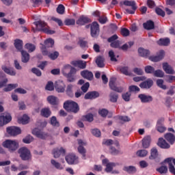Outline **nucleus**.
I'll use <instances>...</instances> for the list:
<instances>
[{"mask_svg":"<svg viewBox=\"0 0 175 175\" xmlns=\"http://www.w3.org/2000/svg\"><path fill=\"white\" fill-rule=\"evenodd\" d=\"M3 146L8 148L9 151H16L18 148V142L16 140L7 139L3 142Z\"/></svg>","mask_w":175,"mask_h":175,"instance_id":"20e7f679","label":"nucleus"},{"mask_svg":"<svg viewBox=\"0 0 175 175\" xmlns=\"http://www.w3.org/2000/svg\"><path fill=\"white\" fill-rule=\"evenodd\" d=\"M45 90H46V91H54V83L51 81H48Z\"/></svg>","mask_w":175,"mask_h":175,"instance_id":"603ef678","label":"nucleus"},{"mask_svg":"<svg viewBox=\"0 0 175 175\" xmlns=\"http://www.w3.org/2000/svg\"><path fill=\"white\" fill-rule=\"evenodd\" d=\"M151 144V136L148 135L142 139V147L143 148H148Z\"/></svg>","mask_w":175,"mask_h":175,"instance_id":"2f4dec72","label":"nucleus"},{"mask_svg":"<svg viewBox=\"0 0 175 175\" xmlns=\"http://www.w3.org/2000/svg\"><path fill=\"white\" fill-rule=\"evenodd\" d=\"M47 101L50 105H53V106H55L58 105L59 100L55 96H49L47 97Z\"/></svg>","mask_w":175,"mask_h":175,"instance_id":"473e14b6","label":"nucleus"},{"mask_svg":"<svg viewBox=\"0 0 175 175\" xmlns=\"http://www.w3.org/2000/svg\"><path fill=\"white\" fill-rule=\"evenodd\" d=\"M131 92H127L122 95V99L125 100V102H129L131 100Z\"/></svg>","mask_w":175,"mask_h":175,"instance_id":"052dcab7","label":"nucleus"},{"mask_svg":"<svg viewBox=\"0 0 175 175\" xmlns=\"http://www.w3.org/2000/svg\"><path fill=\"white\" fill-rule=\"evenodd\" d=\"M73 66H77L79 69H85L87 68V62L83 60H74L70 62Z\"/></svg>","mask_w":175,"mask_h":175,"instance_id":"6ab92c4d","label":"nucleus"},{"mask_svg":"<svg viewBox=\"0 0 175 175\" xmlns=\"http://www.w3.org/2000/svg\"><path fill=\"white\" fill-rule=\"evenodd\" d=\"M91 21H92L90 19V18L82 15L79 18L76 23L77 25H85V24H88V23H91Z\"/></svg>","mask_w":175,"mask_h":175,"instance_id":"5701e85b","label":"nucleus"},{"mask_svg":"<svg viewBox=\"0 0 175 175\" xmlns=\"http://www.w3.org/2000/svg\"><path fill=\"white\" fill-rule=\"evenodd\" d=\"M152 85H154V81L151 79H148L146 81H144L139 84L140 88L145 90H150Z\"/></svg>","mask_w":175,"mask_h":175,"instance_id":"f3484780","label":"nucleus"},{"mask_svg":"<svg viewBox=\"0 0 175 175\" xmlns=\"http://www.w3.org/2000/svg\"><path fill=\"white\" fill-rule=\"evenodd\" d=\"M25 49L27 50L28 53H33L36 50V46L31 43H27L25 45Z\"/></svg>","mask_w":175,"mask_h":175,"instance_id":"58836bf2","label":"nucleus"},{"mask_svg":"<svg viewBox=\"0 0 175 175\" xmlns=\"http://www.w3.org/2000/svg\"><path fill=\"white\" fill-rule=\"evenodd\" d=\"M41 116L45 118H49L51 116V111L50 110H42L41 111Z\"/></svg>","mask_w":175,"mask_h":175,"instance_id":"0e129e2a","label":"nucleus"},{"mask_svg":"<svg viewBox=\"0 0 175 175\" xmlns=\"http://www.w3.org/2000/svg\"><path fill=\"white\" fill-rule=\"evenodd\" d=\"M32 133H33V135H34V136H36L39 139H46V137H47V134L43 133V131H42V130H40L38 128L33 129Z\"/></svg>","mask_w":175,"mask_h":175,"instance_id":"412c9836","label":"nucleus"},{"mask_svg":"<svg viewBox=\"0 0 175 175\" xmlns=\"http://www.w3.org/2000/svg\"><path fill=\"white\" fill-rule=\"evenodd\" d=\"M81 76L83 77V79H86V80H92L94 79V74L92 72L89 71L88 70H85L81 72Z\"/></svg>","mask_w":175,"mask_h":175,"instance_id":"393cba45","label":"nucleus"},{"mask_svg":"<svg viewBox=\"0 0 175 175\" xmlns=\"http://www.w3.org/2000/svg\"><path fill=\"white\" fill-rule=\"evenodd\" d=\"M63 107L65 110H68V109H70V110H80L79 104L72 100L65 101L64 103Z\"/></svg>","mask_w":175,"mask_h":175,"instance_id":"39448f33","label":"nucleus"},{"mask_svg":"<svg viewBox=\"0 0 175 175\" xmlns=\"http://www.w3.org/2000/svg\"><path fill=\"white\" fill-rule=\"evenodd\" d=\"M158 158V150L157 148H152L150 150V155L149 156V159H157Z\"/></svg>","mask_w":175,"mask_h":175,"instance_id":"4c0bfd02","label":"nucleus"},{"mask_svg":"<svg viewBox=\"0 0 175 175\" xmlns=\"http://www.w3.org/2000/svg\"><path fill=\"white\" fill-rule=\"evenodd\" d=\"M78 152L82 155L83 159H85V153L87 152V150L84 148L83 146H87V143L83 142L82 139H79L78 141Z\"/></svg>","mask_w":175,"mask_h":175,"instance_id":"2eb2a0df","label":"nucleus"},{"mask_svg":"<svg viewBox=\"0 0 175 175\" xmlns=\"http://www.w3.org/2000/svg\"><path fill=\"white\" fill-rule=\"evenodd\" d=\"M88 88H90V83L86 82L81 87V90L83 94H85L88 91Z\"/></svg>","mask_w":175,"mask_h":175,"instance_id":"e2e57ef3","label":"nucleus"},{"mask_svg":"<svg viewBox=\"0 0 175 175\" xmlns=\"http://www.w3.org/2000/svg\"><path fill=\"white\" fill-rule=\"evenodd\" d=\"M56 10L58 14H64V13H65V6L62 4H59Z\"/></svg>","mask_w":175,"mask_h":175,"instance_id":"680f3d73","label":"nucleus"},{"mask_svg":"<svg viewBox=\"0 0 175 175\" xmlns=\"http://www.w3.org/2000/svg\"><path fill=\"white\" fill-rule=\"evenodd\" d=\"M12 121V115L9 113H1L0 116V126H3Z\"/></svg>","mask_w":175,"mask_h":175,"instance_id":"1a4fd4ad","label":"nucleus"},{"mask_svg":"<svg viewBox=\"0 0 175 175\" xmlns=\"http://www.w3.org/2000/svg\"><path fill=\"white\" fill-rule=\"evenodd\" d=\"M53 46H54V40H53V38L46 39L44 41V45H42L41 48L42 55H48L49 51L47 49H50V47H53Z\"/></svg>","mask_w":175,"mask_h":175,"instance_id":"0eeeda50","label":"nucleus"},{"mask_svg":"<svg viewBox=\"0 0 175 175\" xmlns=\"http://www.w3.org/2000/svg\"><path fill=\"white\" fill-rule=\"evenodd\" d=\"M136 154L139 158H144V157H147L148 151L146 149L139 150L137 151Z\"/></svg>","mask_w":175,"mask_h":175,"instance_id":"c03bdc74","label":"nucleus"},{"mask_svg":"<svg viewBox=\"0 0 175 175\" xmlns=\"http://www.w3.org/2000/svg\"><path fill=\"white\" fill-rule=\"evenodd\" d=\"M65 159L68 165H77L79 163V157L74 153L68 154L66 156Z\"/></svg>","mask_w":175,"mask_h":175,"instance_id":"9b49d317","label":"nucleus"},{"mask_svg":"<svg viewBox=\"0 0 175 175\" xmlns=\"http://www.w3.org/2000/svg\"><path fill=\"white\" fill-rule=\"evenodd\" d=\"M53 157L54 158H59L61 155L64 156L66 154V150L64 148H60V149L55 148L53 150Z\"/></svg>","mask_w":175,"mask_h":175,"instance_id":"bb28decb","label":"nucleus"},{"mask_svg":"<svg viewBox=\"0 0 175 175\" xmlns=\"http://www.w3.org/2000/svg\"><path fill=\"white\" fill-rule=\"evenodd\" d=\"M131 6V9H133V10H130L129 9L126 10V12L127 13H129V14H135V12H136V10L137 9V6L136 5V2L133 1H129V0H125L123 1H120V6L121 8H122V6Z\"/></svg>","mask_w":175,"mask_h":175,"instance_id":"f03ea898","label":"nucleus"},{"mask_svg":"<svg viewBox=\"0 0 175 175\" xmlns=\"http://www.w3.org/2000/svg\"><path fill=\"white\" fill-rule=\"evenodd\" d=\"M65 25H75L76 24V21L73 18H67L64 21Z\"/></svg>","mask_w":175,"mask_h":175,"instance_id":"bf43d9fd","label":"nucleus"},{"mask_svg":"<svg viewBox=\"0 0 175 175\" xmlns=\"http://www.w3.org/2000/svg\"><path fill=\"white\" fill-rule=\"evenodd\" d=\"M157 44H159V46H169L170 44V38H160L157 41Z\"/></svg>","mask_w":175,"mask_h":175,"instance_id":"f704fd0d","label":"nucleus"},{"mask_svg":"<svg viewBox=\"0 0 175 175\" xmlns=\"http://www.w3.org/2000/svg\"><path fill=\"white\" fill-rule=\"evenodd\" d=\"M96 64L98 68H105V57L103 56H98L96 59Z\"/></svg>","mask_w":175,"mask_h":175,"instance_id":"e433bc0d","label":"nucleus"},{"mask_svg":"<svg viewBox=\"0 0 175 175\" xmlns=\"http://www.w3.org/2000/svg\"><path fill=\"white\" fill-rule=\"evenodd\" d=\"M165 163H168V169L172 174L175 175V159L168 157L164 160Z\"/></svg>","mask_w":175,"mask_h":175,"instance_id":"f8f14e48","label":"nucleus"},{"mask_svg":"<svg viewBox=\"0 0 175 175\" xmlns=\"http://www.w3.org/2000/svg\"><path fill=\"white\" fill-rule=\"evenodd\" d=\"M55 88L57 92L62 93L65 92V88H66V85L62 81H59L56 82Z\"/></svg>","mask_w":175,"mask_h":175,"instance_id":"aec40b11","label":"nucleus"},{"mask_svg":"<svg viewBox=\"0 0 175 175\" xmlns=\"http://www.w3.org/2000/svg\"><path fill=\"white\" fill-rule=\"evenodd\" d=\"M18 154H19V157L22 161H29L32 158L31 151L27 147L20 148L18 150Z\"/></svg>","mask_w":175,"mask_h":175,"instance_id":"7ed1b4c3","label":"nucleus"},{"mask_svg":"<svg viewBox=\"0 0 175 175\" xmlns=\"http://www.w3.org/2000/svg\"><path fill=\"white\" fill-rule=\"evenodd\" d=\"M33 140V137L29 135L23 139V142L25 144H29L30 143H32Z\"/></svg>","mask_w":175,"mask_h":175,"instance_id":"4d7b16f0","label":"nucleus"},{"mask_svg":"<svg viewBox=\"0 0 175 175\" xmlns=\"http://www.w3.org/2000/svg\"><path fill=\"white\" fill-rule=\"evenodd\" d=\"M139 99H140L142 103H150L152 102V97L150 95H146V94H140L138 95Z\"/></svg>","mask_w":175,"mask_h":175,"instance_id":"a211bd4d","label":"nucleus"},{"mask_svg":"<svg viewBox=\"0 0 175 175\" xmlns=\"http://www.w3.org/2000/svg\"><path fill=\"white\" fill-rule=\"evenodd\" d=\"M92 134L93 135V136H95L96 137H100V135H102L100 131L98 129H92Z\"/></svg>","mask_w":175,"mask_h":175,"instance_id":"69168bd1","label":"nucleus"},{"mask_svg":"<svg viewBox=\"0 0 175 175\" xmlns=\"http://www.w3.org/2000/svg\"><path fill=\"white\" fill-rule=\"evenodd\" d=\"M99 24L98 22H93L90 25V35L92 38H98L99 36Z\"/></svg>","mask_w":175,"mask_h":175,"instance_id":"6e6552de","label":"nucleus"},{"mask_svg":"<svg viewBox=\"0 0 175 175\" xmlns=\"http://www.w3.org/2000/svg\"><path fill=\"white\" fill-rule=\"evenodd\" d=\"M33 24L40 32H44V33H47V35H54V33H55V31L50 30L49 28L46 27L47 23L43 21H36Z\"/></svg>","mask_w":175,"mask_h":175,"instance_id":"f257e3e1","label":"nucleus"},{"mask_svg":"<svg viewBox=\"0 0 175 175\" xmlns=\"http://www.w3.org/2000/svg\"><path fill=\"white\" fill-rule=\"evenodd\" d=\"M123 170L124 172H126L129 174H131V173H135L136 172V167L134 166L130 165V166H124L123 167Z\"/></svg>","mask_w":175,"mask_h":175,"instance_id":"37998d69","label":"nucleus"},{"mask_svg":"<svg viewBox=\"0 0 175 175\" xmlns=\"http://www.w3.org/2000/svg\"><path fill=\"white\" fill-rule=\"evenodd\" d=\"M163 69L167 73V75H174L175 71L173 67L169 65L167 63L163 64Z\"/></svg>","mask_w":175,"mask_h":175,"instance_id":"cd10ccee","label":"nucleus"},{"mask_svg":"<svg viewBox=\"0 0 175 175\" xmlns=\"http://www.w3.org/2000/svg\"><path fill=\"white\" fill-rule=\"evenodd\" d=\"M118 100V94H117L114 92H111L109 94V100H110V102H111L112 103H117Z\"/></svg>","mask_w":175,"mask_h":175,"instance_id":"ea45409f","label":"nucleus"},{"mask_svg":"<svg viewBox=\"0 0 175 175\" xmlns=\"http://www.w3.org/2000/svg\"><path fill=\"white\" fill-rule=\"evenodd\" d=\"M103 165H105L106 166L105 172H107V173H110V172L113 171V167H116V165H118V163H109V159H103Z\"/></svg>","mask_w":175,"mask_h":175,"instance_id":"dca6fc26","label":"nucleus"},{"mask_svg":"<svg viewBox=\"0 0 175 175\" xmlns=\"http://www.w3.org/2000/svg\"><path fill=\"white\" fill-rule=\"evenodd\" d=\"M129 68L128 66H123L121 67L120 70L121 73H123V75H125V76H132V72H128Z\"/></svg>","mask_w":175,"mask_h":175,"instance_id":"09e8293b","label":"nucleus"},{"mask_svg":"<svg viewBox=\"0 0 175 175\" xmlns=\"http://www.w3.org/2000/svg\"><path fill=\"white\" fill-rule=\"evenodd\" d=\"M164 137L170 144H173L175 143V135L174 134H172L171 133H167L165 134Z\"/></svg>","mask_w":175,"mask_h":175,"instance_id":"7c9ffc66","label":"nucleus"},{"mask_svg":"<svg viewBox=\"0 0 175 175\" xmlns=\"http://www.w3.org/2000/svg\"><path fill=\"white\" fill-rule=\"evenodd\" d=\"M14 44L16 50H18V51H21L23 50V40L16 39L14 40Z\"/></svg>","mask_w":175,"mask_h":175,"instance_id":"a19ab883","label":"nucleus"},{"mask_svg":"<svg viewBox=\"0 0 175 175\" xmlns=\"http://www.w3.org/2000/svg\"><path fill=\"white\" fill-rule=\"evenodd\" d=\"M155 12L158 16H161V17H165V11H163L162 9L159 8H155Z\"/></svg>","mask_w":175,"mask_h":175,"instance_id":"338daca9","label":"nucleus"},{"mask_svg":"<svg viewBox=\"0 0 175 175\" xmlns=\"http://www.w3.org/2000/svg\"><path fill=\"white\" fill-rule=\"evenodd\" d=\"M1 69L3 70V72H5V73L9 75L10 76H16V70L13 68L2 66Z\"/></svg>","mask_w":175,"mask_h":175,"instance_id":"a878e982","label":"nucleus"},{"mask_svg":"<svg viewBox=\"0 0 175 175\" xmlns=\"http://www.w3.org/2000/svg\"><path fill=\"white\" fill-rule=\"evenodd\" d=\"M157 146L160 147V148H164V149H167L170 148V145L166 142V140H165L163 138H159Z\"/></svg>","mask_w":175,"mask_h":175,"instance_id":"c756f323","label":"nucleus"},{"mask_svg":"<svg viewBox=\"0 0 175 175\" xmlns=\"http://www.w3.org/2000/svg\"><path fill=\"white\" fill-rule=\"evenodd\" d=\"M110 46L112 47V49H120L121 41L116 40L110 44Z\"/></svg>","mask_w":175,"mask_h":175,"instance_id":"3c124183","label":"nucleus"},{"mask_svg":"<svg viewBox=\"0 0 175 175\" xmlns=\"http://www.w3.org/2000/svg\"><path fill=\"white\" fill-rule=\"evenodd\" d=\"M145 72L146 73L150 74V75H154V72H155V68L151 66H146L145 67Z\"/></svg>","mask_w":175,"mask_h":175,"instance_id":"5fc2aeb1","label":"nucleus"},{"mask_svg":"<svg viewBox=\"0 0 175 175\" xmlns=\"http://www.w3.org/2000/svg\"><path fill=\"white\" fill-rule=\"evenodd\" d=\"M48 56L49 58L52 59V61H54L55 59H57L58 57H59V53L58 51H55L53 53H49L48 52Z\"/></svg>","mask_w":175,"mask_h":175,"instance_id":"49530a36","label":"nucleus"},{"mask_svg":"<svg viewBox=\"0 0 175 175\" xmlns=\"http://www.w3.org/2000/svg\"><path fill=\"white\" fill-rule=\"evenodd\" d=\"M51 125H52V126H56L57 128H58V126H59V122H58V120H57V117L55 116H52L51 118Z\"/></svg>","mask_w":175,"mask_h":175,"instance_id":"8fccbe9b","label":"nucleus"},{"mask_svg":"<svg viewBox=\"0 0 175 175\" xmlns=\"http://www.w3.org/2000/svg\"><path fill=\"white\" fill-rule=\"evenodd\" d=\"M157 172L160 173V174H166L167 173V166L162 165L159 168H157Z\"/></svg>","mask_w":175,"mask_h":175,"instance_id":"de8ad7c7","label":"nucleus"},{"mask_svg":"<svg viewBox=\"0 0 175 175\" xmlns=\"http://www.w3.org/2000/svg\"><path fill=\"white\" fill-rule=\"evenodd\" d=\"M17 87H18V84L17 83H14V84L10 83L7 85L6 88L3 89V91L5 92H9L10 91H12V90H14V88H17Z\"/></svg>","mask_w":175,"mask_h":175,"instance_id":"79ce46f5","label":"nucleus"},{"mask_svg":"<svg viewBox=\"0 0 175 175\" xmlns=\"http://www.w3.org/2000/svg\"><path fill=\"white\" fill-rule=\"evenodd\" d=\"M66 94H67V95L68 96H73V85L68 84L67 85L66 90Z\"/></svg>","mask_w":175,"mask_h":175,"instance_id":"a18cd8bd","label":"nucleus"},{"mask_svg":"<svg viewBox=\"0 0 175 175\" xmlns=\"http://www.w3.org/2000/svg\"><path fill=\"white\" fill-rule=\"evenodd\" d=\"M83 120L88 122H92L94 121V115L92 113H88L83 117Z\"/></svg>","mask_w":175,"mask_h":175,"instance_id":"13d9d810","label":"nucleus"},{"mask_svg":"<svg viewBox=\"0 0 175 175\" xmlns=\"http://www.w3.org/2000/svg\"><path fill=\"white\" fill-rule=\"evenodd\" d=\"M7 133L10 135V136H18V135H21V129L18 126H9L6 129Z\"/></svg>","mask_w":175,"mask_h":175,"instance_id":"9d476101","label":"nucleus"},{"mask_svg":"<svg viewBox=\"0 0 175 175\" xmlns=\"http://www.w3.org/2000/svg\"><path fill=\"white\" fill-rule=\"evenodd\" d=\"M165 57V51L160 50L157 53V55L153 56H149L150 61H152V62H159V61H161V59H163V57Z\"/></svg>","mask_w":175,"mask_h":175,"instance_id":"ddd939ff","label":"nucleus"},{"mask_svg":"<svg viewBox=\"0 0 175 175\" xmlns=\"http://www.w3.org/2000/svg\"><path fill=\"white\" fill-rule=\"evenodd\" d=\"M144 28L147 29L148 31H150V29H154L155 28V24L154 21L149 20L143 24Z\"/></svg>","mask_w":175,"mask_h":175,"instance_id":"72a5a7b5","label":"nucleus"},{"mask_svg":"<svg viewBox=\"0 0 175 175\" xmlns=\"http://www.w3.org/2000/svg\"><path fill=\"white\" fill-rule=\"evenodd\" d=\"M157 85L159 87V88H161L162 90H167V88L166 85H163V79H157Z\"/></svg>","mask_w":175,"mask_h":175,"instance_id":"6e6d98bb","label":"nucleus"},{"mask_svg":"<svg viewBox=\"0 0 175 175\" xmlns=\"http://www.w3.org/2000/svg\"><path fill=\"white\" fill-rule=\"evenodd\" d=\"M153 76H154V77H163V76H165V72L161 70H156L153 72Z\"/></svg>","mask_w":175,"mask_h":175,"instance_id":"864d4df0","label":"nucleus"},{"mask_svg":"<svg viewBox=\"0 0 175 175\" xmlns=\"http://www.w3.org/2000/svg\"><path fill=\"white\" fill-rule=\"evenodd\" d=\"M21 61L23 64H27L29 62L30 55L27 51H21Z\"/></svg>","mask_w":175,"mask_h":175,"instance_id":"c85d7f7f","label":"nucleus"},{"mask_svg":"<svg viewBox=\"0 0 175 175\" xmlns=\"http://www.w3.org/2000/svg\"><path fill=\"white\" fill-rule=\"evenodd\" d=\"M109 88H111L112 91H115V92L121 93L122 92V91H124V88H122V87H117L116 85V79L114 78H111L109 80Z\"/></svg>","mask_w":175,"mask_h":175,"instance_id":"4468645a","label":"nucleus"},{"mask_svg":"<svg viewBox=\"0 0 175 175\" xmlns=\"http://www.w3.org/2000/svg\"><path fill=\"white\" fill-rule=\"evenodd\" d=\"M18 122L23 125H27V124L29 123V118L27 115L24 114L23 117L18 119Z\"/></svg>","mask_w":175,"mask_h":175,"instance_id":"c9c22d12","label":"nucleus"},{"mask_svg":"<svg viewBox=\"0 0 175 175\" xmlns=\"http://www.w3.org/2000/svg\"><path fill=\"white\" fill-rule=\"evenodd\" d=\"M99 96H100V94L98 92L92 91V92H88L85 94L84 99H86V100L96 99V98H99Z\"/></svg>","mask_w":175,"mask_h":175,"instance_id":"4be33fe9","label":"nucleus"},{"mask_svg":"<svg viewBox=\"0 0 175 175\" xmlns=\"http://www.w3.org/2000/svg\"><path fill=\"white\" fill-rule=\"evenodd\" d=\"M166 81H167V83H175V76L167 75Z\"/></svg>","mask_w":175,"mask_h":175,"instance_id":"774afa93","label":"nucleus"},{"mask_svg":"<svg viewBox=\"0 0 175 175\" xmlns=\"http://www.w3.org/2000/svg\"><path fill=\"white\" fill-rule=\"evenodd\" d=\"M76 73H77V70L75 68H71L68 73H64V76L67 79L68 83H75L77 79Z\"/></svg>","mask_w":175,"mask_h":175,"instance_id":"423d86ee","label":"nucleus"},{"mask_svg":"<svg viewBox=\"0 0 175 175\" xmlns=\"http://www.w3.org/2000/svg\"><path fill=\"white\" fill-rule=\"evenodd\" d=\"M138 54L139 57H143L144 58H149L151 53L148 49H144V48L138 49Z\"/></svg>","mask_w":175,"mask_h":175,"instance_id":"b1692460","label":"nucleus"}]
</instances>
